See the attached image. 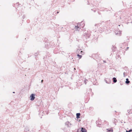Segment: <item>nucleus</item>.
<instances>
[{
    "label": "nucleus",
    "instance_id": "2f4dec72",
    "mask_svg": "<svg viewBox=\"0 0 132 132\" xmlns=\"http://www.w3.org/2000/svg\"><path fill=\"white\" fill-rule=\"evenodd\" d=\"M120 26V25H119L118 26Z\"/></svg>",
    "mask_w": 132,
    "mask_h": 132
},
{
    "label": "nucleus",
    "instance_id": "2eb2a0df",
    "mask_svg": "<svg viewBox=\"0 0 132 132\" xmlns=\"http://www.w3.org/2000/svg\"><path fill=\"white\" fill-rule=\"evenodd\" d=\"M69 122L68 121L67 122H66L65 123V124L66 125H67L69 127L70 126V125H69Z\"/></svg>",
    "mask_w": 132,
    "mask_h": 132
},
{
    "label": "nucleus",
    "instance_id": "7c9ffc66",
    "mask_svg": "<svg viewBox=\"0 0 132 132\" xmlns=\"http://www.w3.org/2000/svg\"><path fill=\"white\" fill-rule=\"evenodd\" d=\"M94 12H95V10H94Z\"/></svg>",
    "mask_w": 132,
    "mask_h": 132
},
{
    "label": "nucleus",
    "instance_id": "cd10ccee",
    "mask_svg": "<svg viewBox=\"0 0 132 132\" xmlns=\"http://www.w3.org/2000/svg\"><path fill=\"white\" fill-rule=\"evenodd\" d=\"M114 119V122H115V120H116V119Z\"/></svg>",
    "mask_w": 132,
    "mask_h": 132
},
{
    "label": "nucleus",
    "instance_id": "72a5a7b5",
    "mask_svg": "<svg viewBox=\"0 0 132 132\" xmlns=\"http://www.w3.org/2000/svg\"><path fill=\"white\" fill-rule=\"evenodd\" d=\"M96 25H97V24H95V26H96Z\"/></svg>",
    "mask_w": 132,
    "mask_h": 132
},
{
    "label": "nucleus",
    "instance_id": "4be33fe9",
    "mask_svg": "<svg viewBox=\"0 0 132 132\" xmlns=\"http://www.w3.org/2000/svg\"><path fill=\"white\" fill-rule=\"evenodd\" d=\"M128 112V113H129V112L130 111L129 110H128V111H127Z\"/></svg>",
    "mask_w": 132,
    "mask_h": 132
},
{
    "label": "nucleus",
    "instance_id": "a878e982",
    "mask_svg": "<svg viewBox=\"0 0 132 132\" xmlns=\"http://www.w3.org/2000/svg\"><path fill=\"white\" fill-rule=\"evenodd\" d=\"M59 11H57V13H59Z\"/></svg>",
    "mask_w": 132,
    "mask_h": 132
},
{
    "label": "nucleus",
    "instance_id": "412c9836",
    "mask_svg": "<svg viewBox=\"0 0 132 132\" xmlns=\"http://www.w3.org/2000/svg\"><path fill=\"white\" fill-rule=\"evenodd\" d=\"M43 80H42L41 81V83H42L43 82Z\"/></svg>",
    "mask_w": 132,
    "mask_h": 132
},
{
    "label": "nucleus",
    "instance_id": "473e14b6",
    "mask_svg": "<svg viewBox=\"0 0 132 132\" xmlns=\"http://www.w3.org/2000/svg\"><path fill=\"white\" fill-rule=\"evenodd\" d=\"M21 12H22V13H23V11H22Z\"/></svg>",
    "mask_w": 132,
    "mask_h": 132
},
{
    "label": "nucleus",
    "instance_id": "b1692460",
    "mask_svg": "<svg viewBox=\"0 0 132 132\" xmlns=\"http://www.w3.org/2000/svg\"><path fill=\"white\" fill-rule=\"evenodd\" d=\"M125 72L123 73V75H124V77L125 76Z\"/></svg>",
    "mask_w": 132,
    "mask_h": 132
},
{
    "label": "nucleus",
    "instance_id": "4c0bfd02",
    "mask_svg": "<svg viewBox=\"0 0 132 132\" xmlns=\"http://www.w3.org/2000/svg\"><path fill=\"white\" fill-rule=\"evenodd\" d=\"M50 132H51L50 131Z\"/></svg>",
    "mask_w": 132,
    "mask_h": 132
},
{
    "label": "nucleus",
    "instance_id": "aec40b11",
    "mask_svg": "<svg viewBox=\"0 0 132 132\" xmlns=\"http://www.w3.org/2000/svg\"><path fill=\"white\" fill-rule=\"evenodd\" d=\"M77 132H81L78 129L77 131Z\"/></svg>",
    "mask_w": 132,
    "mask_h": 132
},
{
    "label": "nucleus",
    "instance_id": "5701e85b",
    "mask_svg": "<svg viewBox=\"0 0 132 132\" xmlns=\"http://www.w3.org/2000/svg\"><path fill=\"white\" fill-rule=\"evenodd\" d=\"M104 62V63H106V61H103Z\"/></svg>",
    "mask_w": 132,
    "mask_h": 132
},
{
    "label": "nucleus",
    "instance_id": "6ab92c4d",
    "mask_svg": "<svg viewBox=\"0 0 132 132\" xmlns=\"http://www.w3.org/2000/svg\"><path fill=\"white\" fill-rule=\"evenodd\" d=\"M25 18V16H24V15H23V16H22V18L23 19H24V18Z\"/></svg>",
    "mask_w": 132,
    "mask_h": 132
},
{
    "label": "nucleus",
    "instance_id": "9d476101",
    "mask_svg": "<svg viewBox=\"0 0 132 132\" xmlns=\"http://www.w3.org/2000/svg\"><path fill=\"white\" fill-rule=\"evenodd\" d=\"M130 82L129 80V79L128 78H127L126 79V81H125V83L126 84H128Z\"/></svg>",
    "mask_w": 132,
    "mask_h": 132
},
{
    "label": "nucleus",
    "instance_id": "1a4fd4ad",
    "mask_svg": "<svg viewBox=\"0 0 132 132\" xmlns=\"http://www.w3.org/2000/svg\"><path fill=\"white\" fill-rule=\"evenodd\" d=\"M106 130H107L106 132H113V129L112 128H108Z\"/></svg>",
    "mask_w": 132,
    "mask_h": 132
},
{
    "label": "nucleus",
    "instance_id": "f704fd0d",
    "mask_svg": "<svg viewBox=\"0 0 132 132\" xmlns=\"http://www.w3.org/2000/svg\"><path fill=\"white\" fill-rule=\"evenodd\" d=\"M114 111L115 112H116V111Z\"/></svg>",
    "mask_w": 132,
    "mask_h": 132
},
{
    "label": "nucleus",
    "instance_id": "f03ea898",
    "mask_svg": "<svg viewBox=\"0 0 132 132\" xmlns=\"http://www.w3.org/2000/svg\"><path fill=\"white\" fill-rule=\"evenodd\" d=\"M95 57V59H100V57H99L98 56V55L97 54H93L92 55V57Z\"/></svg>",
    "mask_w": 132,
    "mask_h": 132
},
{
    "label": "nucleus",
    "instance_id": "9b49d317",
    "mask_svg": "<svg viewBox=\"0 0 132 132\" xmlns=\"http://www.w3.org/2000/svg\"><path fill=\"white\" fill-rule=\"evenodd\" d=\"M112 80H113V82L114 83H116V82L117 81V79H116V78L115 77H113L112 78Z\"/></svg>",
    "mask_w": 132,
    "mask_h": 132
},
{
    "label": "nucleus",
    "instance_id": "6e6552de",
    "mask_svg": "<svg viewBox=\"0 0 132 132\" xmlns=\"http://www.w3.org/2000/svg\"><path fill=\"white\" fill-rule=\"evenodd\" d=\"M80 113H76V118L77 119L80 118Z\"/></svg>",
    "mask_w": 132,
    "mask_h": 132
},
{
    "label": "nucleus",
    "instance_id": "423d86ee",
    "mask_svg": "<svg viewBox=\"0 0 132 132\" xmlns=\"http://www.w3.org/2000/svg\"><path fill=\"white\" fill-rule=\"evenodd\" d=\"M105 81L106 83L108 84L111 83V81L109 78H107L105 80Z\"/></svg>",
    "mask_w": 132,
    "mask_h": 132
},
{
    "label": "nucleus",
    "instance_id": "c9c22d12",
    "mask_svg": "<svg viewBox=\"0 0 132 132\" xmlns=\"http://www.w3.org/2000/svg\"><path fill=\"white\" fill-rule=\"evenodd\" d=\"M74 69H75H75H75V68H74Z\"/></svg>",
    "mask_w": 132,
    "mask_h": 132
},
{
    "label": "nucleus",
    "instance_id": "f3484780",
    "mask_svg": "<svg viewBox=\"0 0 132 132\" xmlns=\"http://www.w3.org/2000/svg\"><path fill=\"white\" fill-rule=\"evenodd\" d=\"M38 52H37L35 53L34 55L35 56H36L38 55Z\"/></svg>",
    "mask_w": 132,
    "mask_h": 132
},
{
    "label": "nucleus",
    "instance_id": "393cba45",
    "mask_svg": "<svg viewBox=\"0 0 132 132\" xmlns=\"http://www.w3.org/2000/svg\"><path fill=\"white\" fill-rule=\"evenodd\" d=\"M69 125H70V126L71 125V124L69 123Z\"/></svg>",
    "mask_w": 132,
    "mask_h": 132
},
{
    "label": "nucleus",
    "instance_id": "a211bd4d",
    "mask_svg": "<svg viewBox=\"0 0 132 132\" xmlns=\"http://www.w3.org/2000/svg\"><path fill=\"white\" fill-rule=\"evenodd\" d=\"M132 131V130L131 129H129L128 131L127 130L126 132H130Z\"/></svg>",
    "mask_w": 132,
    "mask_h": 132
},
{
    "label": "nucleus",
    "instance_id": "7ed1b4c3",
    "mask_svg": "<svg viewBox=\"0 0 132 132\" xmlns=\"http://www.w3.org/2000/svg\"><path fill=\"white\" fill-rule=\"evenodd\" d=\"M30 100L31 101H33L35 98V95L34 94H32L30 96Z\"/></svg>",
    "mask_w": 132,
    "mask_h": 132
},
{
    "label": "nucleus",
    "instance_id": "ddd939ff",
    "mask_svg": "<svg viewBox=\"0 0 132 132\" xmlns=\"http://www.w3.org/2000/svg\"><path fill=\"white\" fill-rule=\"evenodd\" d=\"M77 56H78L79 59H80L81 58L82 56L81 55H79L78 54Z\"/></svg>",
    "mask_w": 132,
    "mask_h": 132
},
{
    "label": "nucleus",
    "instance_id": "4468645a",
    "mask_svg": "<svg viewBox=\"0 0 132 132\" xmlns=\"http://www.w3.org/2000/svg\"><path fill=\"white\" fill-rule=\"evenodd\" d=\"M79 28V27L78 26H75V29L76 30H78V29Z\"/></svg>",
    "mask_w": 132,
    "mask_h": 132
},
{
    "label": "nucleus",
    "instance_id": "0eeeda50",
    "mask_svg": "<svg viewBox=\"0 0 132 132\" xmlns=\"http://www.w3.org/2000/svg\"><path fill=\"white\" fill-rule=\"evenodd\" d=\"M81 131V132H87V130L84 128L82 127Z\"/></svg>",
    "mask_w": 132,
    "mask_h": 132
},
{
    "label": "nucleus",
    "instance_id": "c85d7f7f",
    "mask_svg": "<svg viewBox=\"0 0 132 132\" xmlns=\"http://www.w3.org/2000/svg\"><path fill=\"white\" fill-rule=\"evenodd\" d=\"M13 93H15V92H13Z\"/></svg>",
    "mask_w": 132,
    "mask_h": 132
},
{
    "label": "nucleus",
    "instance_id": "dca6fc26",
    "mask_svg": "<svg viewBox=\"0 0 132 132\" xmlns=\"http://www.w3.org/2000/svg\"><path fill=\"white\" fill-rule=\"evenodd\" d=\"M112 47H113H113H112V50L113 51H115V50H116V49L115 48V47H114L113 45L112 46Z\"/></svg>",
    "mask_w": 132,
    "mask_h": 132
},
{
    "label": "nucleus",
    "instance_id": "bb28decb",
    "mask_svg": "<svg viewBox=\"0 0 132 132\" xmlns=\"http://www.w3.org/2000/svg\"><path fill=\"white\" fill-rule=\"evenodd\" d=\"M97 126H98V127H100V126H99V125H97Z\"/></svg>",
    "mask_w": 132,
    "mask_h": 132
},
{
    "label": "nucleus",
    "instance_id": "c756f323",
    "mask_svg": "<svg viewBox=\"0 0 132 132\" xmlns=\"http://www.w3.org/2000/svg\"><path fill=\"white\" fill-rule=\"evenodd\" d=\"M127 49H128L129 48V47H127Z\"/></svg>",
    "mask_w": 132,
    "mask_h": 132
},
{
    "label": "nucleus",
    "instance_id": "f8f14e48",
    "mask_svg": "<svg viewBox=\"0 0 132 132\" xmlns=\"http://www.w3.org/2000/svg\"><path fill=\"white\" fill-rule=\"evenodd\" d=\"M29 131V128L28 127H26L25 128V129H24V131L25 132H27L28 131Z\"/></svg>",
    "mask_w": 132,
    "mask_h": 132
},
{
    "label": "nucleus",
    "instance_id": "f257e3e1",
    "mask_svg": "<svg viewBox=\"0 0 132 132\" xmlns=\"http://www.w3.org/2000/svg\"><path fill=\"white\" fill-rule=\"evenodd\" d=\"M81 50L80 49H77L76 51V53L77 54H81L82 55L84 54V53L82 51H81Z\"/></svg>",
    "mask_w": 132,
    "mask_h": 132
},
{
    "label": "nucleus",
    "instance_id": "e433bc0d",
    "mask_svg": "<svg viewBox=\"0 0 132 132\" xmlns=\"http://www.w3.org/2000/svg\"><path fill=\"white\" fill-rule=\"evenodd\" d=\"M131 118H132V116H131Z\"/></svg>",
    "mask_w": 132,
    "mask_h": 132
},
{
    "label": "nucleus",
    "instance_id": "20e7f679",
    "mask_svg": "<svg viewBox=\"0 0 132 132\" xmlns=\"http://www.w3.org/2000/svg\"><path fill=\"white\" fill-rule=\"evenodd\" d=\"M19 4V2H17L16 3V4H13V6L15 7H17V8H18V9H17L18 11V9H19V6L20 5V4Z\"/></svg>",
    "mask_w": 132,
    "mask_h": 132
},
{
    "label": "nucleus",
    "instance_id": "39448f33",
    "mask_svg": "<svg viewBox=\"0 0 132 132\" xmlns=\"http://www.w3.org/2000/svg\"><path fill=\"white\" fill-rule=\"evenodd\" d=\"M90 36V35L89 34H88L87 35L86 34L85 35H84L83 36V38L84 39V40L85 39V38L87 40L88 39V38H89V37Z\"/></svg>",
    "mask_w": 132,
    "mask_h": 132
}]
</instances>
